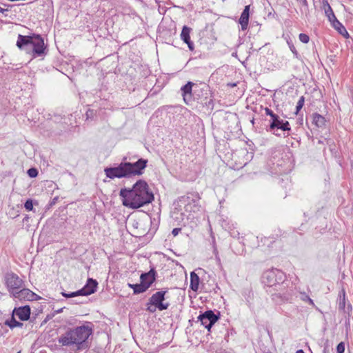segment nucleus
Instances as JSON below:
<instances>
[{"label":"nucleus","instance_id":"nucleus-7","mask_svg":"<svg viewBox=\"0 0 353 353\" xmlns=\"http://www.w3.org/2000/svg\"><path fill=\"white\" fill-rule=\"evenodd\" d=\"M5 284L10 296L24 286V281L14 272H8L5 275Z\"/></svg>","mask_w":353,"mask_h":353},{"label":"nucleus","instance_id":"nucleus-40","mask_svg":"<svg viewBox=\"0 0 353 353\" xmlns=\"http://www.w3.org/2000/svg\"><path fill=\"white\" fill-rule=\"evenodd\" d=\"M301 2H302V4L303 6L307 8L308 7V4H307V0H300Z\"/></svg>","mask_w":353,"mask_h":353},{"label":"nucleus","instance_id":"nucleus-39","mask_svg":"<svg viewBox=\"0 0 353 353\" xmlns=\"http://www.w3.org/2000/svg\"><path fill=\"white\" fill-rule=\"evenodd\" d=\"M65 307L60 308L53 312V314L61 313Z\"/></svg>","mask_w":353,"mask_h":353},{"label":"nucleus","instance_id":"nucleus-11","mask_svg":"<svg viewBox=\"0 0 353 353\" xmlns=\"http://www.w3.org/2000/svg\"><path fill=\"white\" fill-rule=\"evenodd\" d=\"M12 296L19 301H31L41 299V297L39 295L31 291L30 289L23 287L14 292Z\"/></svg>","mask_w":353,"mask_h":353},{"label":"nucleus","instance_id":"nucleus-45","mask_svg":"<svg viewBox=\"0 0 353 353\" xmlns=\"http://www.w3.org/2000/svg\"><path fill=\"white\" fill-rule=\"evenodd\" d=\"M17 353H21V351H19Z\"/></svg>","mask_w":353,"mask_h":353},{"label":"nucleus","instance_id":"nucleus-37","mask_svg":"<svg viewBox=\"0 0 353 353\" xmlns=\"http://www.w3.org/2000/svg\"><path fill=\"white\" fill-rule=\"evenodd\" d=\"M265 114L267 115H269L270 117H272L274 114V112L268 108H265Z\"/></svg>","mask_w":353,"mask_h":353},{"label":"nucleus","instance_id":"nucleus-12","mask_svg":"<svg viewBox=\"0 0 353 353\" xmlns=\"http://www.w3.org/2000/svg\"><path fill=\"white\" fill-rule=\"evenodd\" d=\"M196 85L192 81L188 83L181 88V95L186 104H190L193 99L192 91L196 92Z\"/></svg>","mask_w":353,"mask_h":353},{"label":"nucleus","instance_id":"nucleus-29","mask_svg":"<svg viewBox=\"0 0 353 353\" xmlns=\"http://www.w3.org/2000/svg\"><path fill=\"white\" fill-rule=\"evenodd\" d=\"M300 299L304 302L308 303L310 305L314 307L315 304L312 299L305 292H300Z\"/></svg>","mask_w":353,"mask_h":353},{"label":"nucleus","instance_id":"nucleus-16","mask_svg":"<svg viewBox=\"0 0 353 353\" xmlns=\"http://www.w3.org/2000/svg\"><path fill=\"white\" fill-rule=\"evenodd\" d=\"M13 315H17L21 321H27L30 316V307L28 305L14 308Z\"/></svg>","mask_w":353,"mask_h":353},{"label":"nucleus","instance_id":"nucleus-5","mask_svg":"<svg viewBox=\"0 0 353 353\" xmlns=\"http://www.w3.org/2000/svg\"><path fill=\"white\" fill-rule=\"evenodd\" d=\"M200 196L198 193L190 192L179 198V201L185 204L184 209L188 212H197L200 210Z\"/></svg>","mask_w":353,"mask_h":353},{"label":"nucleus","instance_id":"nucleus-25","mask_svg":"<svg viewBox=\"0 0 353 353\" xmlns=\"http://www.w3.org/2000/svg\"><path fill=\"white\" fill-rule=\"evenodd\" d=\"M143 274H148L149 276H146L144 279V283H148L151 281V285L156 281L157 271L154 268H151L149 272H144Z\"/></svg>","mask_w":353,"mask_h":353},{"label":"nucleus","instance_id":"nucleus-35","mask_svg":"<svg viewBox=\"0 0 353 353\" xmlns=\"http://www.w3.org/2000/svg\"><path fill=\"white\" fill-rule=\"evenodd\" d=\"M345 352V344L343 342L339 343L336 346L337 353H344Z\"/></svg>","mask_w":353,"mask_h":353},{"label":"nucleus","instance_id":"nucleus-2","mask_svg":"<svg viewBox=\"0 0 353 353\" xmlns=\"http://www.w3.org/2000/svg\"><path fill=\"white\" fill-rule=\"evenodd\" d=\"M148 160L141 158L134 163L121 162L117 166L107 167L104 169L105 176L110 179L130 178L140 176L147 167Z\"/></svg>","mask_w":353,"mask_h":353},{"label":"nucleus","instance_id":"nucleus-32","mask_svg":"<svg viewBox=\"0 0 353 353\" xmlns=\"http://www.w3.org/2000/svg\"><path fill=\"white\" fill-rule=\"evenodd\" d=\"M27 173L30 178H35L37 176L39 172L37 168H31L28 170Z\"/></svg>","mask_w":353,"mask_h":353},{"label":"nucleus","instance_id":"nucleus-14","mask_svg":"<svg viewBox=\"0 0 353 353\" xmlns=\"http://www.w3.org/2000/svg\"><path fill=\"white\" fill-rule=\"evenodd\" d=\"M148 276H149L148 274H141L140 276L141 283L139 284H128V287L133 290L134 294L145 292L151 286V281L148 283H144L143 281Z\"/></svg>","mask_w":353,"mask_h":353},{"label":"nucleus","instance_id":"nucleus-13","mask_svg":"<svg viewBox=\"0 0 353 353\" xmlns=\"http://www.w3.org/2000/svg\"><path fill=\"white\" fill-rule=\"evenodd\" d=\"M90 323H87L86 325H83L75 327L77 332V336L78 340L81 341V345H82L92 334V328L90 325Z\"/></svg>","mask_w":353,"mask_h":353},{"label":"nucleus","instance_id":"nucleus-31","mask_svg":"<svg viewBox=\"0 0 353 353\" xmlns=\"http://www.w3.org/2000/svg\"><path fill=\"white\" fill-rule=\"evenodd\" d=\"M287 43L289 46V48L290 49V50L292 51V52L294 54V55L295 56L296 58H299V53L296 49V48L294 47L292 41L291 40H288L287 41Z\"/></svg>","mask_w":353,"mask_h":353},{"label":"nucleus","instance_id":"nucleus-28","mask_svg":"<svg viewBox=\"0 0 353 353\" xmlns=\"http://www.w3.org/2000/svg\"><path fill=\"white\" fill-rule=\"evenodd\" d=\"M345 307V292L344 289H342L341 292L339 294V310H344Z\"/></svg>","mask_w":353,"mask_h":353},{"label":"nucleus","instance_id":"nucleus-24","mask_svg":"<svg viewBox=\"0 0 353 353\" xmlns=\"http://www.w3.org/2000/svg\"><path fill=\"white\" fill-rule=\"evenodd\" d=\"M279 119V116L277 115L276 114L274 113V114L271 117V120H270V125H269V131L272 132L274 135L277 136V137H281V134L280 133H277L275 130H274V125H275V123L276 121Z\"/></svg>","mask_w":353,"mask_h":353},{"label":"nucleus","instance_id":"nucleus-41","mask_svg":"<svg viewBox=\"0 0 353 353\" xmlns=\"http://www.w3.org/2000/svg\"><path fill=\"white\" fill-rule=\"evenodd\" d=\"M92 114V110H88L87 111V112H86V116H87V117H90V115H91Z\"/></svg>","mask_w":353,"mask_h":353},{"label":"nucleus","instance_id":"nucleus-42","mask_svg":"<svg viewBox=\"0 0 353 353\" xmlns=\"http://www.w3.org/2000/svg\"><path fill=\"white\" fill-rule=\"evenodd\" d=\"M8 10L7 9H3V8H1V7H0V12H1V13H3V14L4 12H8Z\"/></svg>","mask_w":353,"mask_h":353},{"label":"nucleus","instance_id":"nucleus-18","mask_svg":"<svg viewBox=\"0 0 353 353\" xmlns=\"http://www.w3.org/2000/svg\"><path fill=\"white\" fill-rule=\"evenodd\" d=\"M250 5L245 6L239 18V23L241 24L242 30H247L248 27L250 18Z\"/></svg>","mask_w":353,"mask_h":353},{"label":"nucleus","instance_id":"nucleus-43","mask_svg":"<svg viewBox=\"0 0 353 353\" xmlns=\"http://www.w3.org/2000/svg\"><path fill=\"white\" fill-rule=\"evenodd\" d=\"M296 353H305L304 351L303 350H299L296 351Z\"/></svg>","mask_w":353,"mask_h":353},{"label":"nucleus","instance_id":"nucleus-22","mask_svg":"<svg viewBox=\"0 0 353 353\" xmlns=\"http://www.w3.org/2000/svg\"><path fill=\"white\" fill-rule=\"evenodd\" d=\"M313 123L318 127V128H323L325 125L326 120L324 117L322 115L318 114V113H314L313 114Z\"/></svg>","mask_w":353,"mask_h":353},{"label":"nucleus","instance_id":"nucleus-3","mask_svg":"<svg viewBox=\"0 0 353 353\" xmlns=\"http://www.w3.org/2000/svg\"><path fill=\"white\" fill-rule=\"evenodd\" d=\"M17 46L31 53L34 57H42L47 54L46 47L44 45L43 39L40 34H32L30 35L19 34Z\"/></svg>","mask_w":353,"mask_h":353},{"label":"nucleus","instance_id":"nucleus-21","mask_svg":"<svg viewBox=\"0 0 353 353\" xmlns=\"http://www.w3.org/2000/svg\"><path fill=\"white\" fill-rule=\"evenodd\" d=\"M323 6L325 10V15L327 17L330 21L332 20H336V17L334 15V13L330 6L327 0H323Z\"/></svg>","mask_w":353,"mask_h":353},{"label":"nucleus","instance_id":"nucleus-36","mask_svg":"<svg viewBox=\"0 0 353 353\" xmlns=\"http://www.w3.org/2000/svg\"><path fill=\"white\" fill-rule=\"evenodd\" d=\"M148 305V307H147V311L151 312V313H154L156 310L157 309V307H156L155 305Z\"/></svg>","mask_w":353,"mask_h":353},{"label":"nucleus","instance_id":"nucleus-8","mask_svg":"<svg viewBox=\"0 0 353 353\" xmlns=\"http://www.w3.org/2000/svg\"><path fill=\"white\" fill-rule=\"evenodd\" d=\"M167 292V290H161L153 294L149 299L147 305H154L159 311L167 310L170 306L168 302H164Z\"/></svg>","mask_w":353,"mask_h":353},{"label":"nucleus","instance_id":"nucleus-34","mask_svg":"<svg viewBox=\"0 0 353 353\" xmlns=\"http://www.w3.org/2000/svg\"><path fill=\"white\" fill-rule=\"evenodd\" d=\"M24 207H25V208H26L27 210H28V211H31V210H32V209H33V203H32V200H31V199H28V200L25 202Z\"/></svg>","mask_w":353,"mask_h":353},{"label":"nucleus","instance_id":"nucleus-4","mask_svg":"<svg viewBox=\"0 0 353 353\" xmlns=\"http://www.w3.org/2000/svg\"><path fill=\"white\" fill-rule=\"evenodd\" d=\"M285 277V274L278 269L268 270L262 275V281L268 287L277 288L284 282Z\"/></svg>","mask_w":353,"mask_h":353},{"label":"nucleus","instance_id":"nucleus-6","mask_svg":"<svg viewBox=\"0 0 353 353\" xmlns=\"http://www.w3.org/2000/svg\"><path fill=\"white\" fill-rule=\"evenodd\" d=\"M98 283L95 279H88L85 285L76 292L71 293L61 292L63 296L65 298H72L77 296H88L97 291Z\"/></svg>","mask_w":353,"mask_h":353},{"label":"nucleus","instance_id":"nucleus-26","mask_svg":"<svg viewBox=\"0 0 353 353\" xmlns=\"http://www.w3.org/2000/svg\"><path fill=\"white\" fill-rule=\"evenodd\" d=\"M5 325H8L11 329H13L17 327H21L23 326V323L19 321H17L14 318V315L13 314L12 315L10 319H8L5 321Z\"/></svg>","mask_w":353,"mask_h":353},{"label":"nucleus","instance_id":"nucleus-23","mask_svg":"<svg viewBox=\"0 0 353 353\" xmlns=\"http://www.w3.org/2000/svg\"><path fill=\"white\" fill-rule=\"evenodd\" d=\"M332 24V26L342 35L346 36L348 35V33L345 28V27L337 20H332L330 21Z\"/></svg>","mask_w":353,"mask_h":353},{"label":"nucleus","instance_id":"nucleus-17","mask_svg":"<svg viewBox=\"0 0 353 353\" xmlns=\"http://www.w3.org/2000/svg\"><path fill=\"white\" fill-rule=\"evenodd\" d=\"M191 30L192 29L190 28L184 26L181 33V39L188 45L189 50L193 51L194 46L193 42L190 40V36Z\"/></svg>","mask_w":353,"mask_h":353},{"label":"nucleus","instance_id":"nucleus-44","mask_svg":"<svg viewBox=\"0 0 353 353\" xmlns=\"http://www.w3.org/2000/svg\"><path fill=\"white\" fill-rule=\"evenodd\" d=\"M232 87L235 86L236 85V83H232L231 85Z\"/></svg>","mask_w":353,"mask_h":353},{"label":"nucleus","instance_id":"nucleus-1","mask_svg":"<svg viewBox=\"0 0 353 353\" xmlns=\"http://www.w3.org/2000/svg\"><path fill=\"white\" fill-rule=\"evenodd\" d=\"M119 196L122 204L128 208L138 209L152 203L154 196L144 180H138L132 188H121Z\"/></svg>","mask_w":353,"mask_h":353},{"label":"nucleus","instance_id":"nucleus-9","mask_svg":"<svg viewBox=\"0 0 353 353\" xmlns=\"http://www.w3.org/2000/svg\"><path fill=\"white\" fill-rule=\"evenodd\" d=\"M220 319V314L218 312L217 314H214L212 310H207L203 313H201L198 316V321H200L201 325H203L208 332H210V330L213 325Z\"/></svg>","mask_w":353,"mask_h":353},{"label":"nucleus","instance_id":"nucleus-27","mask_svg":"<svg viewBox=\"0 0 353 353\" xmlns=\"http://www.w3.org/2000/svg\"><path fill=\"white\" fill-rule=\"evenodd\" d=\"M271 298L272 300L277 304L285 303L279 291H276V292L272 293Z\"/></svg>","mask_w":353,"mask_h":353},{"label":"nucleus","instance_id":"nucleus-30","mask_svg":"<svg viewBox=\"0 0 353 353\" xmlns=\"http://www.w3.org/2000/svg\"><path fill=\"white\" fill-rule=\"evenodd\" d=\"M305 102V98L303 96L301 97L297 102L296 106V112L295 114H297L301 110L304 105Z\"/></svg>","mask_w":353,"mask_h":353},{"label":"nucleus","instance_id":"nucleus-19","mask_svg":"<svg viewBox=\"0 0 353 353\" xmlns=\"http://www.w3.org/2000/svg\"><path fill=\"white\" fill-rule=\"evenodd\" d=\"M279 130H281L283 132V136L284 137H287L289 135V133L285 134V132H289L291 130L290 123L288 121H284L279 117V119L276 121L274 125V130L276 132Z\"/></svg>","mask_w":353,"mask_h":353},{"label":"nucleus","instance_id":"nucleus-10","mask_svg":"<svg viewBox=\"0 0 353 353\" xmlns=\"http://www.w3.org/2000/svg\"><path fill=\"white\" fill-rule=\"evenodd\" d=\"M59 343L64 346H70L75 345L79 348L80 347L81 341L78 340L77 332L75 329H70L62 334L59 339Z\"/></svg>","mask_w":353,"mask_h":353},{"label":"nucleus","instance_id":"nucleus-46","mask_svg":"<svg viewBox=\"0 0 353 353\" xmlns=\"http://www.w3.org/2000/svg\"><path fill=\"white\" fill-rule=\"evenodd\" d=\"M268 353H272V352H268Z\"/></svg>","mask_w":353,"mask_h":353},{"label":"nucleus","instance_id":"nucleus-20","mask_svg":"<svg viewBox=\"0 0 353 353\" xmlns=\"http://www.w3.org/2000/svg\"><path fill=\"white\" fill-rule=\"evenodd\" d=\"M199 276L194 272H192L190 273V288L194 292H197L199 289Z\"/></svg>","mask_w":353,"mask_h":353},{"label":"nucleus","instance_id":"nucleus-33","mask_svg":"<svg viewBox=\"0 0 353 353\" xmlns=\"http://www.w3.org/2000/svg\"><path fill=\"white\" fill-rule=\"evenodd\" d=\"M299 40L303 43H307L310 41V37L307 34L301 33L299 35Z\"/></svg>","mask_w":353,"mask_h":353},{"label":"nucleus","instance_id":"nucleus-15","mask_svg":"<svg viewBox=\"0 0 353 353\" xmlns=\"http://www.w3.org/2000/svg\"><path fill=\"white\" fill-rule=\"evenodd\" d=\"M276 291H279L282 295L284 301L291 302L294 296V290L292 288H288V283L285 281L281 283L277 288H275Z\"/></svg>","mask_w":353,"mask_h":353},{"label":"nucleus","instance_id":"nucleus-38","mask_svg":"<svg viewBox=\"0 0 353 353\" xmlns=\"http://www.w3.org/2000/svg\"><path fill=\"white\" fill-rule=\"evenodd\" d=\"M181 228H175L172 230V234H173V236H176L181 232Z\"/></svg>","mask_w":353,"mask_h":353}]
</instances>
